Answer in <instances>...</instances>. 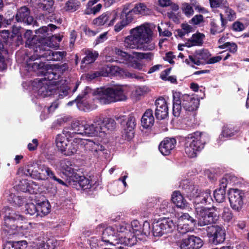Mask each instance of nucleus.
Segmentation results:
<instances>
[{
	"instance_id": "nucleus-1",
	"label": "nucleus",
	"mask_w": 249,
	"mask_h": 249,
	"mask_svg": "<svg viewBox=\"0 0 249 249\" xmlns=\"http://www.w3.org/2000/svg\"><path fill=\"white\" fill-rule=\"evenodd\" d=\"M124 40L125 48L142 51H152L155 48L153 32L148 24H143L130 31Z\"/></svg>"
},
{
	"instance_id": "nucleus-2",
	"label": "nucleus",
	"mask_w": 249,
	"mask_h": 249,
	"mask_svg": "<svg viewBox=\"0 0 249 249\" xmlns=\"http://www.w3.org/2000/svg\"><path fill=\"white\" fill-rule=\"evenodd\" d=\"M129 228L128 226H122L121 224L107 227L103 230L100 243L104 242L105 245L122 244L130 247L133 246L135 242L134 238L126 240L124 238V232H128Z\"/></svg>"
},
{
	"instance_id": "nucleus-3",
	"label": "nucleus",
	"mask_w": 249,
	"mask_h": 249,
	"mask_svg": "<svg viewBox=\"0 0 249 249\" xmlns=\"http://www.w3.org/2000/svg\"><path fill=\"white\" fill-rule=\"evenodd\" d=\"M173 114L178 117L182 113V108L187 112L196 110L199 105V100L192 95L182 94L179 92L173 94Z\"/></svg>"
},
{
	"instance_id": "nucleus-4",
	"label": "nucleus",
	"mask_w": 249,
	"mask_h": 249,
	"mask_svg": "<svg viewBox=\"0 0 249 249\" xmlns=\"http://www.w3.org/2000/svg\"><path fill=\"white\" fill-rule=\"evenodd\" d=\"M115 121L108 117L102 116H96L91 124L84 123L83 136L94 137L97 135L102 136L107 130H112L115 128Z\"/></svg>"
},
{
	"instance_id": "nucleus-5",
	"label": "nucleus",
	"mask_w": 249,
	"mask_h": 249,
	"mask_svg": "<svg viewBox=\"0 0 249 249\" xmlns=\"http://www.w3.org/2000/svg\"><path fill=\"white\" fill-rule=\"evenodd\" d=\"M208 140V135L203 132H196L188 134L183 139L185 153L189 158L196 157Z\"/></svg>"
},
{
	"instance_id": "nucleus-6",
	"label": "nucleus",
	"mask_w": 249,
	"mask_h": 249,
	"mask_svg": "<svg viewBox=\"0 0 249 249\" xmlns=\"http://www.w3.org/2000/svg\"><path fill=\"white\" fill-rule=\"evenodd\" d=\"M97 101L102 104H108L111 102L123 101L126 99L123 88L117 86L113 88L98 89L94 91Z\"/></svg>"
},
{
	"instance_id": "nucleus-7",
	"label": "nucleus",
	"mask_w": 249,
	"mask_h": 249,
	"mask_svg": "<svg viewBox=\"0 0 249 249\" xmlns=\"http://www.w3.org/2000/svg\"><path fill=\"white\" fill-rule=\"evenodd\" d=\"M29 236L34 244V249H54L57 244L56 239L47 232L40 231L36 233L32 231Z\"/></svg>"
},
{
	"instance_id": "nucleus-8",
	"label": "nucleus",
	"mask_w": 249,
	"mask_h": 249,
	"mask_svg": "<svg viewBox=\"0 0 249 249\" xmlns=\"http://www.w3.org/2000/svg\"><path fill=\"white\" fill-rule=\"evenodd\" d=\"M69 138V137H64L58 134L55 139L57 148L62 154L66 156H71L76 154L81 143V138H75L71 142Z\"/></svg>"
},
{
	"instance_id": "nucleus-9",
	"label": "nucleus",
	"mask_w": 249,
	"mask_h": 249,
	"mask_svg": "<svg viewBox=\"0 0 249 249\" xmlns=\"http://www.w3.org/2000/svg\"><path fill=\"white\" fill-rule=\"evenodd\" d=\"M125 74V76L127 77L136 78L140 79L142 78V76L138 75L136 73H131L128 71H124L118 66H113L111 64H108L104 66L100 71H96L91 74L89 76L90 79H94L99 76H103L104 77L109 76L111 75H120Z\"/></svg>"
},
{
	"instance_id": "nucleus-10",
	"label": "nucleus",
	"mask_w": 249,
	"mask_h": 249,
	"mask_svg": "<svg viewBox=\"0 0 249 249\" xmlns=\"http://www.w3.org/2000/svg\"><path fill=\"white\" fill-rule=\"evenodd\" d=\"M80 102H78L77 107L84 111H89L97 107L95 104L97 102L94 97L93 90L89 87H86L81 94L79 95Z\"/></svg>"
},
{
	"instance_id": "nucleus-11",
	"label": "nucleus",
	"mask_w": 249,
	"mask_h": 249,
	"mask_svg": "<svg viewBox=\"0 0 249 249\" xmlns=\"http://www.w3.org/2000/svg\"><path fill=\"white\" fill-rule=\"evenodd\" d=\"M26 214L32 216L33 218H41L50 212V205L48 201H43L36 205L33 203H27L25 206Z\"/></svg>"
},
{
	"instance_id": "nucleus-12",
	"label": "nucleus",
	"mask_w": 249,
	"mask_h": 249,
	"mask_svg": "<svg viewBox=\"0 0 249 249\" xmlns=\"http://www.w3.org/2000/svg\"><path fill=\"white\" fill-rule=\"evenodd\" d=\"M236 178L235 176L227 174L219 181V187L213 192V196L216 202H223L225 199L226 188L228 185H233Z\"/></svg>"
},
{
	"instance_id": "nucleus-13",
	"label": "nucleus",
	"mask_w": 249,
	"mask_h": 249,
	"mask_svg": "<svg viewBox=\"0 0 249 249\" xmlns=\"http://www.w3.org/2000/svg\"><path fill=\"white\" fill-rule=\"evenodd\" d=\"M46 46L38 47L36 50V56L38 58H43L47 61H61L67 54L65 51H53L50 49H47Z\"/></svg>"
},
{
	"instance_id": "nucleus-14",
	"label": "nucleus",
	"mask_w": 249,
	"mask_h": 249,
	"mask_svg": "<svg viewBox=\"0 0 249 249\" xmlns=\"http://www.w3.org/2000/svg\"><path fill=\"white\" fill-rule=\"evenodd\" d=\"M195 209L196 220L198 226H203L215 222L213 217H216V215H212V212L208 208L196 206Z\"/></svg>"
},
{
	"instance_id": "nucleus-15",
	"label": "nucleus",
	"mask_w": 249,
	"mask_h": 249,
	"mask_svg": "<svg viewBox=\"0 0 249 249\" xmlns=\"http://www.w3.org/2000/svg\"><path fill=\"white\" fill-rule=\"evenodd\" d=\"M33 89L38 95L43 97L53 95L55 86L45 82L40 79H36L32 82Z\"/></svg>"
},
{
	"instance_id": "nucleus-16",
	"label": "nucleus",
	"mask_w": 249,
	"mask_h": 249,
	"mask_svg": "<svg viewBox=\"0 0 249 249\" xmlns=\"http://www.w3.org/2000/svg\"><path fill=\"white\" fill-rule=\"evenodd\" d=\"M176 244L179 249H199L202 247L203 242L200 237L190 235L177 241Z\"/></svg>"
},
{
	"instance_id": "nucleus-17",
	"label": "nucleus",
	"mask_w": 249,
	"mask_h": 249,
	"mask_svg": "<svg viewBox=\"0 0 249 249\" xmlns=\"http://www.w3.org/2000/svg\"><path fill=\"white\" fill-rule=\"evenodd\" d=\"M81 142V146H83L86 151L91 153L94 157L98 158L104 154L105 147L98 142L82 138Z\"/></svg>"
},
{
	"instance_id": "nucleus-18",
	"label": "nucleus",
	"mask_w": 249,
	"mask_h": 249,
	"mask_svg": "<svg viewBox=\"0 0 249 249\" xmlns=\"http://www.w3.org/2000/svg\"><path fill=\"white\" fill-rule=\"evenodd\" d=\"M207 235L213 244L218 245L225 241L226 232L225 229L221 226L214 225L209 227Z\"/></svg>"
},
{
	"instance_id": "nucleus-19",
	"label": "nucleus",
	"mask_w": 249,
	"mask_h": 249,
	"mask_svg": "<svg viewBox=\"0 0 249 249\" xmlns=\"http://www.w3.org/2000/svg\"><path fill=\"white\" fill-rule=\"evenodd\" d=\"M228 195L231 208L235 211L239 212L243 205L244 193L240 190L231 189Z\"/></svg>"
},
{
	"instance_id": "nucleus-20",
	"label": "nucleus",
	"mask_w": 249,
	"mask_h": 249,
	"mask_svg": "<svg viewBox=\"0 0 249 249\" xmlns=\"http://www.w3.org/2000/svg\"><path fill=\"white\" fill-rule=\"evenodd\" d=\"M84 123L78 120H74L70 127H65L63 130V134L65 137L72 138L76 135L83 136Z\"/></svg>"
},
{
	"instance_id": "nucleus-21",
	"label": "nucleus",
	"mask_w": 249,
	"mask_h": 249,
	"mask_svg": "<svg viewBox=\"0 0 249 249\" xmlns=\"http://www.w3.org/2000/svg\"><path fill=\"white\" fill-rule=\"evenodd\" d=\"M210 53L207 50H200L195 52L193 55H189V58L185 60L188 64H195L197 66L203 64L204 61L208 60Z\"/></svg>"
},
{
	"instance_id": "nucleus-22",
	"label": "nucleus",
	"mask_w": 249,
	"mask_h": 249,
	"mask_svg": "<svg viewBox=\"0 0 249 249\" xmlns=\"http://www.w3.org/2000/svg\"><path fill=\"white\" fill-rule=\"evenodd\" d=\"M115 53L121 59L119 60L120 63H128L129 65L134 69L141 70L142 68V65L134 57L128 53L122 51L119 49H115Z\"/></svg>"
},
{
	"instance_id": "nucleus-23",
	"label": "nucleus",
	"mask_w": 249,
	"mask_h": 249,
	"mask_svg": "<svg viewBox=\"0 0 249 249\" xmlns=\"http://www.w3.org/2000/svg\"><path fill=\"white\" fill-rule=\"evenodd\" d=\"M2 213L4 214V224L7 227H10L14 221H22L24 218L23 215L16 213L8 206L4 207Z\"/></svg>"
},
{
	"instance_id": "nucleus-24",
	"label": "nucleus",
	"mask_w": 249,
	"mask_h": 249,
	"mask_svg": "<svg viewBox=\"0 0 249 249\" xmlns=\"http://www.w3.org/2000/svg\"><path fill=\"white\" fill-rule=\"evenodd\" d=\"M24 38L26 39L25 46L30 48H32L35 52L36 55V50L38 47H42L43 46V43L42 36L38 35H33V32L31 30H27L24 33Z\"/></svg>"
},
{
	"instance_id": "nucleus-25",
	"label": "nucleus",
	"mask_w": 249,
	"mask_h": 249,
	"mask_svg": "<svg viewBox=\"0 0 249 249\" xmlns=\"http://www.w3.org/2000/svg\"><path fill=\"white\" fill-rule=\"evenodd\" d=\"M122 226H127L129 227L128 232H124V238L125 240H128L129 238H134L135 239V243L133 244V246L135 245L137 242L136 235H139V231H141L142 229L141 225L140 224L138 220L133 221L131 225L129 224L124 223L121 224Z\"/></svg>"
},
{
	"instance_id": "nucleus-26",
	"label": "nucleus",
	"mask_w": 249,
	"mask_h": 249,
	"mask_svg": "<svg viewBox=\"0 0 249 249\" xmlns=\"http://www.w3.org/2000/svg\"><path fill=\"white\" fill-rule=\"evenodd\" d=\"M155 106L156 118L159 120L165 119L168 114V108L165 100L163 98H159L155 101Z\"/></svg>"
},
{
	"instance_id": "nucleus-27",
	"label": "nucleus",
	"mask_w": 249,
	"mask_h": 249,
	"mask_svg": "<svg viewBox=\"0 0 249 249\" xmlns=\"http://www.w3.org/2000/svg\"><path fill=\"white\" fill-rule=\"evenodd\" d=\"M192 197H194V203L195 207L196 206H199L200 204L210 203L212 200L210 190L201 191L198 189L196 195H192Z\"/></svg>"
},
{
	"instance_id": "nucleus-28",
	"label": "nucleus",
	"mask_w": 249,
	"mask_h": 249,
	"mask_svg": "<svg viewBox=\"0 0 249 249\" xmlns=\"http://www.w3.org/2000/svg\"><path fill=\"white\" fill-rule=\"evenodd\" d=\"M72 180L74 183L73 185L76 186V188L78 190L81 189L84 190L91 188L92 182L89 178L83 176H80L75 174L72 177Z\"/></svg>"
},
{
	"instance_id": "nucleus-29",
	"label": "nucleus",
	"mask_w": 249,
	"mask_h": 249,
	"mask_svg": "<svg viewBox=\"0 0 249 249\" xmlns=\"http://www.w3.org/2000/svg\"><path fill=\"white\" fill-rule=\"evenodd\" d=\"M176 143L177 141L175 138H167L160 142L159 146V150L163 155H168L175 147Z\"/></svg>"
},
{
	"instance_id": "nucleus-30",
	"label": "nucleus",
	"mask_w": 249,
	"mask_h": 249,
	"mask_svg": "<svg viewBox=\"0 0 249 249\" xmlns=\"http://www.w3.org/2000/svg\"><path fill=\"white\" fill-rule=\"evenodd\" d=\"M16 19L18 22H23L27 24H32L34 19L30 16V10L26 6L21 7L18 10L16 15Z\"/></svg>"
},
{
	"instance_id": "nucleus-31",
	"label": "nucleus",
	"mask_w": 249,
	"mask_h": 249,
	"mask_svg": "<svg viewBox=\"0 0 249 249\" xmlns=\"http://www.w3.org/2000/svg\"><path fill=\"white\" fill-rule=\"evenodd\" d=\"M239 132V129L237 127L231 125L224 126L223 128L221 134L219 136L217 140V142L220 144L225 138H228L236 135Z\"/></svg>"
},
{
	"instance_id": "nucleus-32",
	"label": "nucleus",
	"mask_w": 249,
	"mask_h": 249,
	"mask_svg": "<svg viewBox=\"0 0 249 249\" xmlns=\"http://www.w3.org/2000/svg\"><path fill=\"white\" fill-rule=\"evenodd\" d=\"M115 14H112L110 12H107L103 13L98 18L93 19L92 21L93 24L100 26H102L107 23V21L110 19L109 25H111L113 24L114 21L116 18Z\"/></svg>"
},
{
	"instance_id": "nucleus-33",
	"label": "nucleus",
	"mask_w": 249,
	"mask_h": 249,
	"mask_svg": "<svg viewBox=\"0 0 249 249\" xmlns=\"http://www.w3.org/2000/svg\"><path fill=\"white\" fill-rule=\"evenodd\" d=\"M44 78H40L42 80L54 85H60L62 81H57L59 78V73L56 72V70L48 69L44 73Z\"/></svg>"
},
{
	"instance_id": "nucleus-34",
	"label": "nucleus",
	"mask_w": 249,
	"mask_h": 249,
	"mask_svg": "<svg viewBox=\"0 0 249 249\" xmlns=\"http://www.w3.org/2000/svg\"><path fill=\"white\" fill-rule=\"evenodd\" d=\"M133 12L138 16H149L152 14L153 11L146 3L138 2L134 5Z\"/></svg>"
},
{
	"instance_id": "nucleus-35",
	"label": "nucleus",
	"mask_w": 249,
	"mask_h": 249,
	"mask_svg": "<svg viewBox=\"0 0 249 249\" xmlns=\"http://www.w3.org/2000/svg\"><path fill=\"white\" fill-rule=\"evenodd\" d=\"M131 5V3H127L124 5L121 12V16L127 25L134 20L136 15L133 12V8L130 9Z\"/></svg>"
},
{
	"instance_id": "nucleus-36",
	"label": "nucleus",
	"mask_w": 249,
	"mask_h": 249,
	"mask_svg": "<svg viewBox=\"0 0 249 249\" xmlns=\"http://www.w3.org/2000/svg\"><path fill=\"white\" fill-rule=\"evenodd\" d=\"M59 166L61 170L68 176L73 177L76 174L75 173L74 165L70 160L65 159L59 161Z\"/></svg>"
},
{
	"instance_id": "nucleus-37",
	"label": "nucleus",
	"mask_w": 249,
	"mask_h": 249,
	"mask_svg": "<svg viewBox=\"0 0 249 249\" xmlns=\"http://www.w3.org/2000/svg\"><path fill=\"white\" fill-rule=\"evenodd\" d=\"M155 122L153 110L151 109H147L143 114L142 119V125L143 128H148L152 127Z\"/></svg>"
},
{
	"instance_id": "nucleus-38",
	"label": "nucleus",
	"mask_w": 249,
	"mask_h": 249,
	"mask_svg": "<svg viewBox=\"0 0 249 249\" xmlns=\"http://www.w3.org/2000/svg\"><path fill=\"white\" fill-rule=\"evenodd\" d=\"M179 187L184 190L185 193L191 196L196 195L198 191V187L195 186L193 182L187 179L182 180L180 182Z\"/></svg>"
},
{
	"instance_id": "nucleus-39",
	"label": "nucleus",
	"mask_w": 249,
	"mask_h": 249,
	"mask_svg": "<svg viewBox=\"0 0 249 249\" xmlns=\"http://www.w3.org/2000/svg\"><path fill=\"white\" fill-rule=\"evenodd\" d=\"M171 200L174 204L180 209H184L187 206L188 203L186 200L178 191L173 193Z\"/></svg>"
},
{
	"instance_id": "nucleus-40",
	"label": "nucleus",
	"mask_w": 249,
	"mask_h": 249,
	"mask_svg": "<svg viewBox=\"0 0 249 249\" xmlns=\"http://www.w3.org/2000/svg\"><path fill=\"white\" fill-rule=\"evenodd\" d=\"M125 124L126 126L124 128V130L127 139L130 140L134 136V129L135 126V118L131 116L128 117Z\"/></svg>"
},
{
	"instance_id": "nucleus-41",
	"label": "nucleus",
	"mask_w": 249,
	"mask_h": 249,
	"mask_svg": "<svg viewBox=\"0 0 249 249\" xmlns=\"http://www.w3.org/2000/svg\"><path fill=\"white\" fill-rule=\"evenodd\" d=\"M219 16L221 22V27H219L218 25H217V24L214 21H212L210 23L211 33L213 35H215L217 33H219L222 32L224 30L227 23L226 19L224 18V15L222 13H220Z\"/></svg>"
},
{
	"instance_id": "nucleus-42",
	"label": "nucleus",
	"mask_w": 249,
	"mask_h": 249,
	"mask_svg": "<svg viewBox=\"0 0 249 249\" xmlns=\"http://www.w3.org/2000/svg\"><path fill=\"white\" fill-rule=\"evenodd\" d=\"M204 35L200 33L193 35L191 38L188 39L185 42V45L187 47L194 46H200L203 43Z\"/></svg>"
},
{
	"instance_id": "nucleus-43",
	"label": "nucleus",
	"mask_w": 249,
	"mask_h": 249,
	"mask_svg": "<svg viewBox=\"0 0 249 249\" xmlns=\"http://www.w3.org/2000/svg\"><path fill=\"white\" fill-rule=\"evenodd\" d=\"M160 220L164 234L170 233L175 229L176 224L170 218H164Z\"/></svg>"
},
{
	"instance_id": "nucleus-44",
	"label": "nucleus",
	"mask_w": 249,
	"mask_h": 249,
	"mask_svg": "<svg viewBox=\"0 0 249 249\" xmlns=\"http://www.w3.org/2000/svg\"><path fill=\"white\" fill-rule=\"evenodd\" d=\"M61 37L57 36H52L47 38H43L42 42L43 46H47L49 48H54L58 46V43L61 41Z\"/></svg>"
},
{
	"instance_id": "nucleus-45",
	"label": "nucleus",
	"mask_w": 249,
	"mask_h": 249,
	"mask_svg": "<svg viewBox=\"0 0 249 249\" xmlns=\"http://www.w3.org/2000/svg\"><path fill=\"white\" fill-rule=\"evenodd\" d=\"M38 163L34 161L29 162L25 167L24 174L26 176L36 179V174L38 172Z\"/></svg>"
},
{
	"instance_id": "nucleus-46",
	"label": "nucleus",
	"mask_w": 249,
	"mask_h": 249,
	"mask_svg": "<svg viewBox=\"0 0 249 249\" xmlns=\"http://www.w3.org/2000/svg\"><path fill=\"white\" fill-rule=\"evenodd\" d=\"M86 56L82 61V63L89 64L94 62L98 56V53L96 51L88 50L85 53Z\"/></svg>"
},
{
	"instance_id": "nucleus-47",
	"label": "nucleus",
	"mask_w": 249,
	"mask_h": 249,
	"mask_svg": "<svg viewBox=\"0 0 249 249\" xmlns=\"http://www.w3.org/2000/svg\"><path fill=\"white\" fill-rule=\"evenodd\" d=\"M54 86L55 90H54L53 95H57V97L60 99L63 98L68 95L70 88L67 84H63L62 86L61 85L59 87L57 85Z\"/></svg>"
},
{
	"instance_id": "nucleus-48",
	"label": "nucleus",
	"mask_w": 249,
	"mask_h": 249,
	"mask_svg": "<svg viewBox=\"0 0 249 249\" xmlns=\"http://www.w3.org/2000/svg\"><path fill=\"white\" fill-rule=\"evenodd\" d=\"M222 9H223L225 16V18H224L226 19V20L231 21L235 19L236 18V13L233 9L229 7L228 2L223 7Z\"/></svg>"
},
{
	"instance_id": "nucleus-49",
	"label": "nucleus",
	"mask_w": 249,
	"mask_h": 249,
	"mask_svg": "<svg viewBox=\"0 0 249 249\" xmlns=\"http://www.w3.org/2000/svg\"><path fill=\"white\" fill-rule=\"evenodd\" d=\"M37 5L40 9L50 13L52 11L53 1L52 0H38Z\"/></svg>"
},
{
	"instance_id": "nucleus-50",
	"label": "nucleus",
	"mask_w": 249,
	"mask_h": 249,
	"mask_svg": "<svg viewBox=\"0 0 249 249\" xmlns=\"http://www.w3.org/2000/svg\"><path fill=\"white\" fill-rule=\"evenodd\" d=\"M26 241H20L17 242H6L4 245L3 249H22L21 247L23 245L26 246Z\"/></svg>"
},
{
	"instance_id": "nucleus-51",
	"label": "nucleus",
	"mask_w": 249,
	"mask_h": 249,
	"mask_svg": "<svg viewBox=\"0 0 249 249\" xmlns=\"http://www.w3.org/2000/svg\"><path fill=\"white\" fill-rule=\"evenodd\" d=\"M80 2L77 0H70L65 4V9L67 11L73 12L78 9Z\"/></svg>"
},
{
	"instance_id": "nucleus-52",
	"label": "nucleus",
	"mask_w": 249,
	"mask_h": 249,
	"mask_svg": "<svg viewBox=\"0 0 249 249\" xmlns=\"http://www.w3.org/2000/svg\"><path fill=\"white\" fill-rule=\"evenodd\" d=\"M159 210L161 214L170 213L173 211L172 203L168 200H163L160 204Z\"/></svg>"
},
{
	"instance_id": "nucleus-53",
	"label": "nucleus",
	"mask_w": 249,
	"mask_h": 249,
	"mask_svg": "<svg viewBox=\"0 0 249 249\" xmlns=\"http://www.w3.org/2000/svg\"><path fill=\"white\" fill-rule=\"evenodd\" d=\"M194 231V227L188 223L179 224L177 227L178 233L183 235Z\"/></svg>"
},
{
	"instance_id": "nucleus-54",
	"label": "nucleus",
	"mask_w": 249,
	"mask_h": 249,
	"mask_svg": "<svg viewBox=\"0 0 249 249\" xmlns=\"http://www.w3.org/2000/svg\"><path fill=\"white\" fill-rule=\"evenodd\" d=\"M152 229L153 234L155 236H161L164 234L160 220L153 223Z\"/></svg>"
},
{
	"instance_id": "nucleus-55",
	"label": "nucleus",
	"mask_w": 249,
	"mask_h": 249,
	"mask_svg": "<svg viewBox=\"0 0 249 249\" xmlns=\"http://www.w3.org/2000/svg\"><path fill=\"white\" fill-rule=\"evenodd\" d=\"M218 48L221 49H226V50H228L230 53H235L237 51L238 47L234 42H227L219 45Z\"/></svg>"
},
{
	"instance_id": "nucleus-56",
	"label": "nucleus",
	"mask_w": 249,
	"mask_h": 249,
	"mask_svg": "<svg viewBox=\"0 0 249 249\" xmlns=\"http://www.w3.org/2000/svg\"><path fill=\"white\" fill-rule=\"evenodd\" d=\"M44 64L39 62H31L27 64L29 70L36 71L38 70V72H43V67Z\"/></svg>"
},
{
	"instance_id": "nucleus-57",
	"label": "nucleus",
	"mask_w": 249,
	"mask_h": 249,
	"mask_svg": "<svg viewBox=\"0 0 249 249\" xmlns=\"http://www.w3.org/2000/svg\"><path fill=\"white\" fill-rule=\"evenodd\" d=\"M181 9L183 13L187 17H191L194 13V11L192 6L189 3L184 2L182 3Z\"/></svg>"
},
{
	"instance_id": "nucleus-58",
	"label": "nucleus",
	"mask_w": 249,
	"mask_h": 249,
	"mask_svg": "<svg viewBox=\"0 0 249 249\" xmlns=\"http://www.w3.org/2000/svg\"><path fill=\"white\" fill-rule=\"evenodd\" d=\"M210 2V7L212 9L220 8L222 9L223 7L227 4L228 2L227 0H209Z\"/></svg>"
},
{
	"instance_id": "nucleus-59",
	"label": "nucleus",
	"mask_w": 249,
	"mask_h": 249,
	"mask_svg": "<svg viewBox=\"0 0 249 249\" xmlns=\"http://www.w3.org/2000/svg\"><path fill=\"white\" fill-rule=\"evenodd\" d=\"M43 173L41 174V180H45L49 178H51L53 175L54 172L51 170L50 168L46 165H45Z\"/></svg>"
},
{
	"instance_id": "nucleus-60",
	"label": "nucleus",
	"mask_w": 249,
	"mask_h": 249,
	"mask_svg": "<svg viewBox=\"0 0 249 249\" xmlns=\"http://www.w3.org/2000/svg\"><path fill=\"white\" fill-rule=\"evenodd\" d=\"M178 222L187 220L190 221L191 224L195 226L196 224V220L192 217L190 216L188 213H183L181 215L178 216Z\"/></svg>"
},
{
	"instance_id": "nucleus-61",
	"label": "nucleus",
	"mask_w": 249,
	"mask_h": 249,
	"mask_svg": "<svg viewBox=\"0 0 249 249\" xmlns=\"http://www.w3.org/2000/svg\"><path fill=\"white\" fill-rule=\"evenodd\" d=\"M222 209H223V208L220 205H217L215 206H213L211 208L208 209L209 210L211 211L212 212V213H211V214H212V215H216V217H213L215 221L217 220Z\"/></svg>"
},
{
	"instance_id": "nucleus-62",
	"label": "nucleus",
	"mask_w": 249,
	"mask_h": 249,
	"mask_svg": "<svg viewBox=\"0 0 249 249\" xmlns=\"http://www.w3.org/2000/svg\"><path fill=\"white\" fill-rule=\"evenodd\" d=\"M223 219L227 222L231 221L232 217L233 215L231 211L228 207H223V212L222 215Z\"/></svg>"
},
{
	"instance_id": "nucleus-63",
	"label": "nucleus",
	"mask_w": 249,
	"mask_h": 249,
	"mask_svg": "<svg viewBox=\"0 0 249 249\" xmlns=\"http://www.w3.org/2000/svg\"><path fill=\"white\" fill-rule=\"evenodd\" d=\"M11 197V199H9L10 202L18 206H20L22 205L24 202V199L20 196L12 195Z\"/></svg>"
},
{
	"instance_id": "nucleus-64",
	"label": "nucleus",
	"mask_w": 249,
	"mask_h": 249,
	"mask_svg": "<svg viewBox=\"0 0 249 249\" xmlns=\"http://www.w3.org/2000/svg\"><path fill=\"white\" fill-rule=\"evenodd\" d=\"M135 56L138 59H145L147 60H151L153 57V54L151 53H139L135 52L134 53Z\"/></svg>"
}]
</instances>
